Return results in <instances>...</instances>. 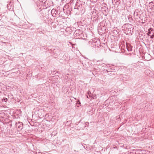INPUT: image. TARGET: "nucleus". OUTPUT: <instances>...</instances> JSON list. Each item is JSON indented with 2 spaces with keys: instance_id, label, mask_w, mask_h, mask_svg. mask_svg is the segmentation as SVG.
I'll return each instance as SVG.
<instances>
[{
  "instance_id": "1",
  "label": "nucleus",
  "mask_w": 154,
  "mask_h": 154,
  "mask_svg": "<svg viewBox=\"0 0 154 154\" xmlns=\"http://www.w3.org/2000/svg\"><path fill=\"white\" fill-rule=\"evenodd\" d=\"M122 27L125 30V33L127 34H132L133 32L132 31L133 29V27L132 25L131 24H125Z\"/></svg>"
},
{
  "instance_id": "2",
  "label": "nucleus",
  "mask_w": 154,
  "mask_h": 154,
  "mask_svg": "<svg viewBox=\"0 0 154 154\" xmlns=\"http://www.w3.org/2000/svg\"><path fill=\"white\" fill-rule=\"evenodd\" d=\"M53 55L55 57H57L61 53L60 50L58 47H55L54 48L53 50Z\"/></svg>"
},
{
  "instance_id": "3",
  "label": "nucleus",
  "mask_w": 154,
  "mask_h": 154,
  "mask_svg": "<svg viewBox=\"0 0 154 154\" xmlns=\"http://www.w3.org/2000/svg\"><path fill=\"white\" fill-rule=\"evenodd\" d=\"M106 71L107 72H111V73H110V74L112 75L114 74V72H116L114 67L112 66H111L109 65H108L107 66L106 65Z\"/></svg>"
},
{
  "instance_id": "4",
  "label": "nucleus",
  "mask_w": 154,
  "mask_h": 154,
  "mask_svg": "<svg viewBox=\"0 0 154 154\" xmlns=\"http://www.w3.org/2000/svg\"><path fill=\"white\" fill-rule=\"evenodd\" d=\"M16 128H17V130L18 131H20L23 128V123L19 122H18L16 124Z\"/></svg>"
},
{
  "instance_id": "5",
  "label": "nucleus",
  "mask_w": 154,
  "mask_h": 154,
  "mask_svg": "<svg viewBox=\"0 0 154 154\" xmlns=\"http://www.w3.org/2000/svg\"><path fill=\"white\" fill-rule=\"evenodd\" d=\"M106 5V4L105 3H103L102 5V7L101 8V10L103 11V14H105L106 12V10L105 8Z\"/></svg>"
},
{
  "instance_id": "6",
  "label": "nucleus",
  "mask_w": 154,
  "mask_h": 154,
  "mask_svg": "<svg viewBox=\"0 0 154 154\" xmlns=\"http://www.w3.org/2000/svg\"><path fill=\"white\" fill-rule=\"evenodd\" d=\"M106 38H103L101 40V43H100V46H102V47L105 48V40Z\"/></svg>"
},
{
  "instance_id": "7",
  "label": "nucleus",
  "mask_w": 154,
  "mask_h": 154,
  "mask_svg": "<svg viewBox=\"0 0 154 154\" xmlns=\"http://www.w3.org/2000/svg\"><path fill=\"white\" fill-rule=\"evenodd\" d=\"M113 32L116 35H117L119 34V30H116V29H114L113 31Z\"/></svg>"
},
{
  "instance_id": "8",
  "label": "nucleus",
  "mask_w": 154,
  "mask_h": 154,
  "mask_svg": "<svg viewBox=\"0 0 154 154\" xmlns=\"http://www.w3.org/2000/svg\"><path fill=\"white\" fill-rule=\"evenodd\" d=\"M116 96H111V97H109L107 100H106V101L108 102L109 100H111V99H113L115 98L116 97Z\"/></svg>"
},
{
  "instance_id": "9",
  "label": "nucleus",
  "mask_w": 154,
  "mask_h": 154,
  "mask_svg": "<svg viewBox=\"0 0 154 154\" xmlns=\"http://www.w3.org/2000/svg\"><path fill=\"white\" fill-rule=\"evenodd\" d=\"M138 13L137 12H136V11H134V17L135 16H138Z\"/></svg>"
},
{
  "instance_id": "10",
  "label": "nucleus",
  "mask_w": 154,
  "mask_h": 154,
  "mask_svg": "<svg viewBox=\"0 0 154 154\" xmlns=\"http://www.w3.org/2000/svg\"><path fill=\"white\" fill-rule=\"evenodd\" d=\"M8 100L7 98H3L2 99V101L3 102H4V101L5 102H6V100Z\"/></svg>"
},
{
  "instance_id": "11",
  "label": "nucleus",
  "mask_w": 154,
  "mask_h": 154,
  "mask_svg": "<svg viewBox=\"0 0 154 154\" xmlns=\"http://www.w3.org/2000/svg\"><path fill=\"white\" fill-rule=\"evenodd\" d=\"M151 32L149 30V31H148V32L147 33V35H149L150 34H151Z\"/></svg>"
},
{
  "instance_id": "12",
  "label": "nucleus",
  "mask_w": 154,
  "mask_h": 154,
  "mask_svg": "<svg viewBox=\"0 0 154 154\" xmlns=\"http://www.w3.org/2000/svg\"><path fill=\"white\" fill-rule=\"evenodd\" d=\"M102 29H104L105 31L106 30V27H105L104 26H103V28H101Z\"/></svg>"
},
{
  "instance_id": "13",
  "label": "nucleus",
  "mask_w": 154,
  "mask_h": 154,
  "mask_svg": "<svg viewBox=\"0 0 154 154\" xmlns=\"http://www.w3.org/2000/svg\"><path fill=\"white\" fill-rule=\"evenodd\" d=\"M150 38H154V35H153L150 36Z\"/></svg>"
},
{
  "instance_id": "14",
  "label": "nucleus",
  "mask_w": 154,
  "mask_h": 154,
  "mask_svg": "<svg viewBox=\"0 0 154 154\" xmlns=\"http://www.w3.org/2000/svg\"><path fill=\"white\" fill-rule=\"evenodd\" d=\"M153 30V29L150 28L148 30V31H149V30L150 31V30L152 31Z\"/></svg>"
},
{
  "instance_id": "15",
  "label": "nucleus",
  "mask_w": 154,
  "mask_h": 154,
  "mask_svg": "<svg viewBox=\"0 0 154 154\" xmlns=\"http://www.w3.org/2000/svg\"><path fill=\"white\" fill-rule=\"evenodd\" d=\"M153 4V3L152 2H151L150 3H149V4H150L151 5H152V4Z\"/></svg>"
},
{
  "instance_id": "16",
  "label": "nucleus",
  "mask_w": 154,
  "mask_h": 154,
  "mask_svg": "<svg viewBox=\"0 0 154 154\" xmlns=\"http://www.w3.org/2000/svg\"><path fill=\"white\" fill-rule=\"evenodd\" d=\"M2 153V152L0 150V154H1Z\"/></svg>"
},
{
  "instance_id": "17",
  "label": "nucleus",
  "mask_w": 154,
  "mask_h": 154,
  "mask_svg": "<svg viewBox=\"0 0 154 154\" xmlns=\"http://www.w3.org/2000/svg\"><path fill=\"white\" fill-rule=\"evenodd\" d=\"M104 0H101V1H104Z\"/></svg>"
},
{
  "instance_id": "18",
  "label": "nucleus",
  "mask_w": 154,
  "mask_h": 154,
  "mask_svg": "<svg viewBox=\"0 0 154 154\" xmlns=\"http://www.w3.org/2000/svg\"><path fill=\"white\" fill-rule=\"evenodd\" d=\"M89 92H88V94H90Z\"/></svg>"
},
{
  "instance_id": "19",
  "label": "nucleus",
  "mask_w": 154,
  "mask_h": 154,
  "mask_svg": "<svg viewBox=\"0 0 154 154\" xmlns=\"http://www.w3.org/2000/svg\"><path fill=\"white\" fill-rule=\"evenodd\" d=\"M42 154H45V153H42Z\"/></svg>"
},
{
  "instance_id": "20",
  "label": "nucleus",
  "mask_w": 154,
  "mask_h": 154,
  "mask_svg": "<svg viewBox=\"0 0 154 154\" xmlns=\"http://www.w3.org/2000/svg\"><path fill=\"white\" fill-rule=\"evenodd\" d=\"M4 43H6L5 42H3Z\"/></svg>"
},
{
  "instance_id": "21",
  "label": "nucleus",
  "mask_w": 154,
  "mask_h": 154,
  "mask_svg": "<svg viewBox=\"0 0 154 154\" xmlns=\"http://www.w3.org/2000/svg\"><path fill=\"white\" fill-rule=\"evenodd\" d=\"M103 33H105V32H103Z\"/></svg>"
},
{
  "instance_id": "22",
  "label": "nucleus",
  "mask_w": 154,
  "mask_h": 154,
  "mask_svg": "<svg viewBox=\"0 0 154 154\" xmlns=\"http://www.w3.org/2000/svg\"><path fill=\"white\" fill-rule=\"evenodd\" d=\"M153 6H154V5H153Z\"/></svg>"
}]
</instances>
